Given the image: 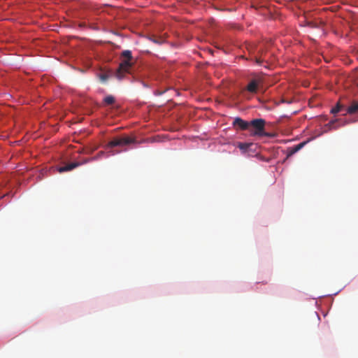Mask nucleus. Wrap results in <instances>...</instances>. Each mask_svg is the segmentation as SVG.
<instances>
[{
	"label": "nucleus",
	"instance_id": "obj_10",
	"mask_svg": "<svg viewBox=\"0 0 358 358\" xmlns=\"http://www.w3.org/2000/svg\"><path fill=\"white\" fill-rule=\"evenodd\" d=\"M114 102L115 98L111 95L107 96L104 98V103L107 105H111L114 103Z\"/></svg>",
	"mask_w": 358,
	"mask_h": 358
},
{
	"label": "nucleus",
	"instance_id": "obj_14",
	"mask_svg": "<svg viewBox=\"0 0 358 358\" xmlns=\"http://www.w3.org/2000/svg\"><path fill=\"white\" fill-rule=\"evenodd\" d=\"M152 41L155 43H159V41L158 40H157L156 38H152Z\"/></svg>",
	"mask_w": 358,
	"mask_h": 358
},
{
	"label": "nucleus",
	"instance_id": "obj_1",
	"mask_svg": "<svg viewBox=\"0 0 358 358\" xmlns=\"http://www.w3.org/2000/svg\"><path fill=\"white\" fill-rule=\"evenodd\" d=\"M121 56L124 59L121 62L118 69L116 71L115 76L117 79L122 80L124 75L129 73L132 67V55L130 50H124Z\"/></svg>",
	"mask_w": 358,
	"mask_h": 358
},
{
	"label": "nucleus",
	"instance_id": "obj_8",
	"mask_svg": "<svg viewBox=\"0 0 358 358\" xmlns=\"http://www.w3.org/2000/svg\"><path fill=\"white\" fill-rule=\"evenodd\" d=\"M304 144H305V143H301L298 144L297 145L294 146V148H292V150L289 151V153L288 155H292L296 153V152H298L299 150H301L303 148Z\"/></svg>",
	"mask_w": 358,
	"mask_h": 358
},
{
	"label": "nucleus",
	"instance_id": "obj_7",
	"mask_svg": "<svg viewBox=\"0 0 358 358\" xmlns=\"http://www.w3.org/2000/svg\"><path fill=\"white\" fill-rule=\"evenodd\" d=\"M358 111V102L353 101L350 106L347 108V113L354 114Z\"/></svg>",
	"mask_w": 358,
	"mask_h": 358
},
{
	"label": "nucleus",
	"instance_id": "obj_5",
	"mask_svg": "<svg viewBox=\"0 0 358 358\" xmlns=\"http://www.w3.org/2000/svg\"><path fill=\"white\" fill-rule=\"evenodd\" d=\"M89 160H85L84 162L83 163H80V162H73V163H70L66 166H62V167H59L58 171L59 173H62V172H64V171H71L73 170V169L80 166L81 164H85L86 162H87Z\"/></svg>",
	"mask_w": 358,
	"mask_h": 358
},
{
	"label": "nucleus",
	"instance_id": "obj_6",
	"mask_svg": "<svg viewBox=\"0 0 358 358\" xmlns=\"http://www.w3.org/2000/svg\"><path fill=\"white\" fill-rule=\"evenodd\" d=\"M259 83V82L257 80L253 79L248 83V85L246 87V90L250 93H257L258 90Z\"/></svg>",
	"mask_w": 358,
	"mask_h": 358
},
{
	"label": "nucleus",
	"instance_id": "obj_9",
	"mask_svg": "<svg viewBox=\"0 0 358 358\" xmlns=\"http://www.w3.org/2000/svg\"><path fill=\"white\" fill-rule=\"evenodd\" d=\"M343 108V106L342 104H341L339 102H338L337 104L336 105V106L331 110V113L332 114H336V113L341 111Z\"/></svg>",
	"mask_w": 358,
	"mask_h": 358
},
{
	"label": "nucleus",
	"instance_id": "obj_2",
	"mask_svg": "<svg viewBox=\"0 0 358 358\" xmlns=\"http://www.w3.org/2000/svg\"><path fill=\"white\" fill-rule=\"evenodd\" d=\"M252 127L253 135L259 136H268V134L264 131L265 120L263 119H254L249 122V129Z\"/></svg>",
	"mask_w": 358,
	"mask_h": 358
},
{
	"label": "nucleus",
	"instance_id": "obj_4",
	"mask_svg": "<svg viewBox=\"0 0 358 358\" xmlns=\"http://www.w3.org/2000/svg\"><path fill=\"white\" fill-rule=\"evenodd\" d=\"M234 127H238L241 130L249 129V122L245 121L240 117H236L233 122Z\"/></svg>",
	"mask_w": 358,
	"mask_h": 358
},
{
	"label": "nucleus",
	"instance_id": "obj_3",
	"mask_svg": "<svg viewBox=\"0 0 358 358\" xmlns=\"http://www.w3.org/2000/svg\"><path fill=\"white\" fill-rule=\"evenodd\" d=\"M135 143H136V139L129 136L115 138L110 141V142H108V143L106 145V148H113L114 147H123Z\"/></svg>",
	"mask_w": 358,
	"mask_h": 358
},
{
	"label": "nucleus",
	"instance_id": "obj_13",
	"mask_svg": "<svg viewBox=\"0 0 358 358\" xmlns=\"http://www.w3.org/2000/svg\"><path fill=\"white\" fill-rule=\"evenodd\" d=\"M264 61V59L261 58H256V62L259 64H262V62Z\"/></svg>",
	"mask_w": 358,
	"mask_h": 358
},
{
	"label": "nucleus",
	"instance_id": "obj_12",
	"mask_svg": "<svg viewBox=\"0 0 358 358\" xmlns=\"http://www.w3.org/2000/svg\"><path fill=\"white\" fill-rule=\"evenodd\" d=\"M336 122H337L336 120L330 121L326 126L329 127L330 128V129H336L338 128V127L335 126V124Z\"/></svg>",
	"mask_w": 358,
	"mask_h": 358
},
{
	"label": "nucleus",
	"instance_id": "obj_11",
	"mask_svg": "<svg viewBox=\"0 0 358 358\" xmlns=\"http://www.w3.org/2000/svg\"><path fill=\"white\" fill-rule=\"evenodd\" d=\"M250 145V144H248V143H239L238 145V147L242 150H246L249 148Z\"/></svg>",
	"mask_w": 358,
	"mask_h": 358
}]
</instances>
